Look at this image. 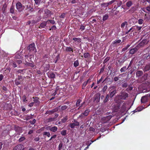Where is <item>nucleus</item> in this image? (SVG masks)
I'll use <instances>...</instances> for the list:
<instances>
[{"instance_id": "obj_1", "label": "nucleus", "mask_w": 150, "mask_h": 150, "mask_svg": "<svg viewBox=\"0 0 150 150\" xmlns=\"http://www.w3.org/2000/svg\"><path fill=\"white\" fill-rule=\"evenodd\" d=\"M146 42L145 40H143L135 48H133L129 51V53L131 54H133L136 52L138 49L139 47H140L143 46Z\"/></svg>"}, {"instance_id": "obj_2", "label": "nucleus", "mask_w": 150, "mask_h": 150, "mask_svg": "<svg viewBox=\"0 0 150 150\" xmlns=\"http://www.w3.org/2000/svg\"><path fill=\"white\" fill-rule=\"evenodd\" d=\"M128 96V94L125 92H121L120 94L117 96L116 99L125 100Z\"/></svg>"}, {"instance_id": "obj_3", "label": "nucleus", "mask_w": 150, "mask_h": 150, "mask_svg": "<svg viewBox=\"0 0 150 150\" xmlns=\"http://www.w3.org/2000/svg\"><path fill=\"white\" fill-rule=\"evenodd\" d=\"M28 50L30 52L35 53L36 52L34 43H32L30 45L28 48Z\"/></svg>"}, {"instance_id": "obj_4", "label": "nucleus", "mask_w": 150, "mask_h": 150, "mask_svg": "<svg viewBox=\"0 0 150 150\" xmlns=\"http://www.w3.org/2000/svg\"><path fill=\"white\" fill-rule=\"evenodd\" d=\"M16 6L17 9L19 12L21 11L24 8V6H23L22 4L20 2L16 3Z\"/></svg>"}, {"instance_id": "obj_5", "label": "nucleus", "mask_w": 150, "mask_h": 150, "mask_svg": "<svg viewBox=\"0 0 150 150\" xmlns=\"http://www.w3.org/2000/svg\"><path fill=\"white\" fill-rule=\"evenodd\" d=\"M110 88H112V89H114L112 91L111 90L110 91V97L112 98L116 93V90L115 89V87L113 86L110 87Z\"/></svg>"}, {"instance_id": "obj_6", "label": "nucleus", "mask_w": 150, "mask_h": 150, "mask_svg": "<svg viewBox=\"0 0 150 150\" xmlns=\"http://www.w3.org/2000/svg\"><path fill=\"white\" fill-rule=\"evenodd\" d=\"M132 32L137 33V31L135 26H133L128 31L126 32L125 34H127L129 33H130L129 35L131 36H132Z\"/></svg>"}, {"instance_id": "obj_7", "label": "nucleus", "mask_w": 150, "mask_h": 150, "mask_svg": "<svg viewBox=\"0 0 150 150\" xmlns=\"http://www.w3.org/2000/svg\"><path fill=\"white\" fill-rule=\"evenodd\" d=\"M59 108H56L51 110H48L45 113L46 115L49 114V115L52 114L54 112H55L59 110Z\"/></svg>"}, {"instance_id": "obj_8", "label": "nucleus", "mask_w": 150, "mask_h": 150, "mask_svg": "<svg viewBox=\"0 0 150 150\" xmlns=\"http://www.w3.org/2000/svg\"><path fill=\"white\" fill-rule=\"evenodd\" d=\"M149 100V97L148 95L146 96L142 97L141 99V102L142 103H145L147 102Z\"/></svg>"}, {"instance_id": "obj_9", "label": "nucleus", "mask_w": 150, "mask_h": 150, "mask_svg": "<svg viewBox=\"0 0 150 150\" xmlns=\"http://www.w3.org/2000/svg\"><path fill=\"white\" fill-rule=\"evenodd\" d=\"M79 123L76 121H75L74 122L70 123L69 126L71 128H73L75 127V126H78L79 125Z\"/></svg>"}, {"instance_id": "obj_10", "label": "nucleus", "mask_w": 150, "mask_h": 150, "mask_svg": "<svg viewBox=\"0 0 150 150\" xmlns=\"http://www.w3.org/2000/svg\"><path fill=\"white\" fill-rule=\"evenodd\" d=\"M15 129L17 134L21 133L22 132V129L21 128L18 126H16L15 127Z\"/></svg>"}, {"instance_id": "obj_11", "label": "nucleus", "mask_w": 150, "mask_h": 150, "mask_svg": "<svg viewBox=\"0 0 150 150\" xmlns=\"http://www.w3.org/2000/svg\"><path fill=\"white\" fill-rule=\"evenodd\" d=\"M23 145L20 144L17 145L14 148V150H23Z\"/></svg>"}, {"instance_id": "obj_12", "label": "nucleus", "mask_w": 150, "mask_h": 150, "mask_svg": "<svg viewBox=\"0 0 150 150\" xmlns=\"http://www.w3.org/2000/svg\"><path fill=\"white\" fill-rule=\"evenodd\" d=\"M28 55H25V62H24V63L25 64L28 65V63H29V62L30 61H31V59L30 58H29V59L28 58Z\"/></svg>"}, {"instance_id": "obj_13", "label": "nucleus", "mask_w": 150, "mask_h": 150, "mask_svg": "<svg viewBox=\"0 0 150 150\" xmlns=\"http://www.w3.org/2000/svg\"><path fill=\"white\" fill-rule=\"evenodd\" d=\"M89 112V111L88 110H86L84 113H82L81 115H79V117H83V116H87L88 115Z\"/></svg>"}, {"instance_id": "obj_14", "label": "nucleus", "mask_w": 150, "mask_h": 150, "mask_svg": "<svg viewBox=\"0 0 150 150\" xmlns=\"http://www.w3.org/2000/svg\"><path fill=\"white\" fill-rule=\"evenodd\" d=\"M126 59L127 57L126 56H125L124 57H122L120 58L118 61V62L120 63H123L126 60Z\"/></svg>"}, {"instance_id": "obj_15", "label": "nucleus", "mask_w": 150, "mask_h": 150, "mask_svg": "<svg viewBox=\"0 0 150 150\" xmlns=\"http://www.w3.org/2000/svg\"><path fill=\"white\" fill-rule=\"evenodd\" d=\"M49 129L51 131L55 132L57 130V128L56 126H54L50 128Z\"/></svg>"}, {"instance_id": "obj_16", "label": "nucleus", "mask_w": 150, "mask_h": 150, "mask_svg": "<svg viewBox=\"0 0 150 150\" xmlns=\"http://www.w3.org/2000/svg\"><path fill=\"white\" fill-rule=\"evenodd\" d=\"M73 39L75 42L78 43V44H79L81 41V39L79 38H73Z\"/></svg>"}, {"instance_id": "obj_17", "label": "nucleus", "mask_w": 150, "mask_h": 150, "mask_svg": "<svg viewBox=\"0 0 150 150\" xmlns=\"http://www.w3.org/2000/svg\"><path fill=\"white\" fill-rule=\"evenodd\" d=\"M127 21H125L121 24V27L123 28L125 27H127Z\"/></svg>"}, {"instance_id": "obj_18", "label": "nucleus", "mask_w": 150, "mask_h": 150, "mask_svg": "<svg viewBox=\"0 0 150 150\" xmlns=\"http://www.w3.org/2000/svg\"><path fill=\"white\" fill-rule=\"evenodd\" d=\"M100 97V94L99 93H97L95 96V100H99Z\"/></svg>"}, {"instance_id": "obj_19", "label": "nucleus", "mask_w": 150, "mask_h": 150, "mask_svg": "<svg viewBox=\"0 0 150 150\" xmlns=\"http://www.w3.org/2000/svg\"><path fill=\"white\" fill-rule=\"evenodd\" d=\"M143 73V72L142 71H137L136 73V76L138 77L141 76L142 75Z\"/></svg>"}, {"instance_id": "obj_20", "label": "nucleus", "mask_w": 150, "mask_h": 150, "mask_svg": "<svg viewBox=\"0 0 150 150\" xmlns=\"http://www.w3.org/2000/svg\"><path fill=\"white\" fill-rule=\"evenodd\" d=\"M48 76L49 77L52 79L54 78L55 77V75L52 72L49 73Z\"/></svg>"}, {"instance_id": "obj_21", "label": "nucleus", "mask_w": 150, "mask_h": 150, "mask_svg": "<svg viewBox=\"0 0 150 150\" xmlns=\"http://www.w3.org/2000/svg\"><path fill=\"white\" fill-rule=\"evenodd\" d=\"M121 42V40H115L113 42V44L114 46L116 45L117 44L120 43Z\"/></svg>"}, {"instance_id": "obj_22", "label": "nucleus", "mask_w": 150, "mask_h": 150, "mask_svg": "<svg viewBox=\"0 0 150 150\" xmlns=\"http://www.w3.org/2000/svg\"><path fill=\"white\" fill-rule=\"evenodd\" d=\"M132 1H128L126 3V5L128 7H130L132 5Z\"/></svg>"}, {"instance_id": "obj_23", "label": "nucleus", "mask_w": 150, "mask_h": 150, "mask_svg": "<svg viewBox=\"0 0 150 150\" xmlns=\"http://www.w3.org/2000/svg\"><path fill=\"white\" fill-rule=\"evenodd\" d=\"M43 135L44 136L45 135H46L48 137H50V134L49 132H43Z\"/></svg>"}, {"instance_id": "obj_24", "label": "nucleus", "mask_w": 150, "mask_h": 150, "mask_svg": "<svg viewBox=\"0 0 150 150\" xmlns=\"http://www.w3.org/2000/svg\"><path fill=\"white\" fill-rule=\"evenodd\" d=\"M14 7L12 5L11 6L10 9V12L12 13H14Z\"/></svg>"}, {"instance_id": "obj_25", "label": "nucleus", "mask_w": 150, "mask_h": 150, "mask_svg": "<svg viewBox=\"0 0 150 150\" xmlns=\"http://www.w3.org/2000/svg\"><path fill=\"white\" fill-rule=\"evenodd\" d=\"M108 18V15L107 14H105L104 16H103L102 20L103 21H105L107 20Z\"/></svg>"}, {"instance_id": "obj_26", "label": "nucleus", "mask_w": 150, "mask_h": 150, "mask_svg": "<svg viewBox=\"0 0 150 150\" xmlns=\"http://www.w3.org/2000/svg\"><path fill=\"white\" fill-rule=\"evenodd\" d=\"M135 28L136 29V30L137 31H137H139V32H140V30L141 29V28H142V27L141 26H135Z\"/></svg>"}, {"instance_id": "obj_27", "label": "nucleus", "mask_w": 150, "mask_h": 150, "mask_svg": "<svg viewBox=\"0 0 150 150\" xmlns=\"http://www.w3.org/2000/svg\"><path fill=\"white\" fill-rule=\"evenodd\" d=\"M65 50L66 51H68V52H70V51L73 52V49L70 47H66V48L65 49Z\"/></svg>"}, {"instance_id": "obj_28", "label": "nucleus", "mask_w": 150, "mask_h": 150, "mask_svg": "<svg viewBox=\"0 0 150 150\" xmlns=\"http://www.w3.org/2000/svg\"><path fill=\"white\" fill-rule=\"evenodd\" d=\"M101 6L102 7H107L108 6L107 3H103L101 4Z\"/></svg>"}, {"instance_id": "obj_29", "label": "nucleus", "mask_w": 150, "mask_h": 150, "mask_svg": "<svg viewBox=\"0 0 150 150\" xmlns=\"http://www.w3.org/2000/svg\"><path fill=\"white\" fill-rule=\"evenodd\" d=\"M21 80H18L17 79H16L15 80V83L17 85H18L19 84L21 83Z\"/></svg>"}, {"instance_id": "obj_30", "label": "nucleus", "mask_w": 150, "mask_h": 150, "mask_svg": "<svg viewBox=\"0 0 150 150\" xmlns=\"http://www.w3.org/2000/svg\"><path fill=\"white\" fill-rule=\"evenodd\" d=\"M79 64V61L78 60H76L75 61L74 63V65L75 67H77Z\"/></svg>"}, {"instance_id": "obj_31", "label": "nucleus", "mask_w": 150, "mask_h": 150, "mask_svg": "<svg viewBox=\"0 0 150 150\" xmlns=\"http://www.w3.org/2000/svg\"><path fill=\"white\" fill-rule=\"evenodd\" d=\"M67 119L68 118L67 117H64L63 119H62L61 121L62 122L64 123L66 121Z\"/></svg>"}, {"instance_id": "obj_32", "label": "nucleus", "mask_w": 150, "mask_h": 150, "mask_svg": "<svg viewBox=\"0 0 150 150\" xmlns=\"http://www.w3.org/2000/svg\"><path fill=\"white\" fill-rule=\"evenodd\" d=\"M67 108V106L64 105L62 106L61 108V110H64L66 109Z\"/></svg>"}, {"instance_id": "obj_33", "label": "nucleus", "mask_w": 150, "mask_h": 150, "mask_svg": "<svg viewBox=\"0 0 150 150\" xmlns=\"http://www.w3.org/2000/svg\"><path fill=\"white\" fill-rule=\"evenodd\" d=\"M41 0H34L35 1V3L37 5L39 4Z\"/></svg>"}, {"instance_id": "obj_34", "label": "nucleus", "mask_w": 150, "mask_h": 150, "mask_svg": "<svg viewBox=\"0 0 150 150\" xmlns=\"http://www.w3.org/2000/svg\"><path fill=\"white\" fill-rule=\"evenodd\" d=\"M46 25V22H44L41 23L40 24V26L42 28H44L45 27Z\"/></svg>"}, {"instance_id": "obj_35", "label": "nucleus", "mask_w": 150, "mask_h": 150, "mask_svg": "<svg viewBox=\"0 0 150 150\" xmlns=\"http://www.w3.org/2000/svg\"><path fill=\"white\" fill-rule=\"evenodd\" d=\"M144 19L147 21H149L150 20V17L149 16H146V14L144 17Z\"/></svg>"}, {"instance_id": "obj_36", "label": "nucleus", "mask_w": 150, "mask_h": 150, "mask_svg": "<svg viewBox=\"0 0 150 150\" xmlns=\"http://www.w3.org/2000/svg\"><path fill=\"white\" fill-rule=\"evenodd\" d=\"M138 22L139 24L141 25L143 23V20L142 19H140L138 20Z\"/></svg>"}, {"instance_id": "obj_37", "label": "nucleus", "mask_w": 150, "mask_h": 150, "mask_svg": "<svg viewBox=\"0 0 150 150\" xmlns=\"http://www.w3.org/2000/svg\"><path fill=\"white\" fill-rule=\"evenodd\" d=\"M126 69V67H123L121 68L120 69V71L121 72H123L125 71V70Z\"/></svg>"}, {"instance_id": "obj_38", "label": "nucleus", "mask_w": 150, "mask_h": 150, "mask_svg": "<svg viewBox=\"0 0 150 150\" xmlns=\"http://www.w3.org/2000/svg\"><path fill=\"white\" fill-rule=\"evenodd\" d=\"M61 134L63 135H65L66 134V131L63 130L62 131Z\"/></svg>"}, {"instance_id": "obj_39", "label": "nucleus", "mask_w": 150, "mask_h": 150, "mask_svg": "<svg viewBox=\"0 0 150 150\" xmlns=\"http://www.w3.org/2000/svg\"><path fill=\"white\" fill-rule=\"evenodd\" d=\"M114 1H115V0H112V1H110L109 2L107 3L108 6L112 4V3H113L114 2Z\"/></svg>"}, {"instance_id": "obj_40", "label": "nucleus", "mask_w": 150, "mask_h": 150, "mask_svg": "<svg viewBox=\"0 0 150 150\" xmlns=\"http://www.w3.org/2000/svg\"><path fill=\"white\" fill-rule=\"evenodd\" d=\"M25 137H21L19 139V141L20 142H22L24 140Z\"/></svg>"}, {"instance_id": "obj_41", "label": "nucleus", "mask_w": 150, "mask_h": 150, "mask_svg": "<svg viewBox=\"0 0 150 150\" xmlns=\"http://www.w3.org/2000/svg\"><path fill=\"white\" fill-rule=\"evenodd\" d=\"M81 102V100L80 99H79L77 100L76 103V106H79V105L80 104Z\"/></svg>"}, {"instance_id": "obj_42", "label": "nucleus", "mask_w": 150, "mask_h": 150, "mask_svg": "<svg viewBox=\"0 0 150 150\" xmlns=\"http://www.w3.org/2000/svg\"><path fill=\"white\" fill-rule=\"evenodd\" d=\"M84 57L85 58H87L89 56V54L88 53H86L84 54Z\"/></svg>"}, {"instance_id": "obj_43", "label": "nucleus", "mask_w": 150, "mask_h": 150, "mask_svg": "<svg viewBox=\"0 0 150 150\" xmlns=\"http://www.w3.org/2000/svg\"><path fill=\"white\" fill-rule=\"evenodd\" d=\"M6 7V4H4L3 6V8H2V10L3 11V12L5 11Z\"/></svg>"}, {"instance_id": "obj_44", "label": "nucleus", "mask_w": 150, "mask_h": 150, "mask_svg": "<svg viewBox=\"0 0 150 150\" xmlns=\"http://www.w3.org/2000/svg\"><path fill=\"white\" fill-rule=\"evenodd\" d=\"M109 98V95L108 94H107L106 96V98L105 100H104V102L105 103L108 100Z\"/></svg>"}, {"instance_id": "obj_45", "label": "nucleus", "mask_w": 150, "mask_h": 150, "mask_svg": "<svg viewBox=\"0 0 150 150\" xmlns=\"http://www.w3.org/2000/svg\"><path fill=\"white\" fill-rule=\"evenodd\" d=\"M150 68V65H148L146 66V67H145V69L146 70V71H147Z\"/></svg>"}, {"instance_id": "obj_46", "label": "nucleus", "mask_w": 150, "mask_h": 150, "mask_svg": "<svg viewBox=\"0 0 150 150\" xmlns=\"http://www.w3.org/2000/svg\"><path fill=\"white\" fill-rule=\"evenodd\" d=\"M57 137V135H53V136H52L50 138V139L48 141H50L51 140H52V139H54L55 138Z\"/></svg>"}, {"instance_id": "obj_47", "label": "nucleus", "mask_w": 150, "mask_h": 150, "mask_svg": "<svg viewBox=\"0 0 150 150\" xmlns=\"http://www.w3.org/2000/svg\"><path fill=\"white\" fill-rule=\"evenodd\" d=\"M40 137H35L34 140L35 142H38V141L40 140Z\"/></svg>"}, {"instance_id": "obj_48", "label": "nucleus", "mask_w": 150, "mask_h": 150, "mask_svg": "<svg viewBox=\"0 0 150 150\" xmlns=\"http://www.w3.org/2000/svg\"><path fill=\"white\" fill-rule=\"evenodd\" d=\"M138 5H137L135 7H132V8L133 9L134 11H135L136 10V9L138 8Z\"/></svg>"}, {"instance_id": "obj_49", "label": "nucleus", "mask_w": 150, "mask_h": 150, "mask_svg": "<svg viewBox=\"0 0 150 150\" xmlns=\"http://www.w3.org/2000/svg\"><path fill=\"white\" fill-rule=\"evenodd\" d=\"M31 117H32L31 116H26L25 117V119L27 120H30V119H31Z\"/></svg>"}, {"instance_id": "obj_50", "label": "nucleus", "mask_w": 150, "mask_h": 150, "mask_svg": "<svg viewBox=\"0 0 150 150\" xmlns=\"http://www.w3.org/2000/svg\"><path fill=\"white\" fill-rule=\"evenodd\" d=\"M88 81H89V80H88L87 81H85L83 83V87H85V86H86V85L87 84V83H88Z\"/></svg>"}, {"instance_id": "obj_51", "label": "nucleus", "mask_w": 150, "mask_h": 150, "mask_svg": "<svg viewBox=\"0 0 150 150\" xmlns=\"http://www.w3.org/2000/svg\"><path fill=\"white\" fill-rule=\"evenodd\" d=\"M7 91V88L6 87L4 86L3 87V90H2L3 92H5V93H6Z\"/></svg>"}, {"instance_id": "obj_52", "label": "nucleus", "mask_w": 150, "mask_h": 150, "mask_svg": "<svg viewBox=\"0 0 150 150\" xmlns=\"http://www.w3.org/2000/svg\"><path fill=\"white\" fill-rule=\"evenodd\" d=\"M36 122V120L34 119L32 121H30V123L32 124H34Z\"/></svg>"}, {"instance_id": "obj_53", "label": "nucleus", "mask_w": 150, "mask_h": 150, "mask_svg": "<svg viewBox=\"0 0 150 150\" xmlns=\"http://www.w3.org/2000/svg\"><path fill=\"white\" fill-rule=\"evenodd\" d=\"M22 98L23 102H25L27 101V100H26V96H23Z\"/></svg>"}, {"instance_id": "obj_54", "label": "nucleus", "mask_w": 150, "mask_h": 150, "mask_svg": "<svg viewBox=\"0 0 150 150\" xmlns=\"http://www.w3.org/2000/svg\"><path fill=\"white\" fill-rule=\"evenodd\" d=\"M80 29L81 30H83L85 29V26L83 25H81L80 27Z\"/></svg>"}, {"instance_id": "obj_55", "label": "nucleus", "mask_w": 150, "mask_h": 150, "mask_svg": "<svg viewBox=\"0 0 150 150\" xmlns=\"http://www.w3.org/2000/svg\"><path fill=\"white\" fill-rule=\"evenodd\" d=\"M16 62L18 64H20L22 63V61L20 59L17 60L16 61Z\"/></svg>"}, {"instance_id": "obj_56", "label": "nucleus", "mask_w": 150, "mask_h": 150, "mask_svg": "<svg viewBox=\"0 0 150 150\" xmlns=\"http://www.w3.org/2000/svg\"><path fill=\"white\" fill-rule=\"evenodd\" d=\"M48 21H49L52 24H54L55 23V21L53 20H49Z\"/></svg>"}, {"instance_id": "obj_57", "label": "nucleus", "mask_w": 150, "mask_h": 150, "mask_svg": "<svg viewBox=\"0 0 150 150\" xmlns=\"http://www.w3.org/2000/svg\"><path fill=\"white\" fill-rule=\"evenodd\" d=\"M142 110V109H140V108H138L136 109L135 110H134V112H137V111H141Z\"/></svg>"}, {"instance_id": "obj_58", "label": "nucleus", "mask_w": 150, "mask_h": 150, "mask_svg": "<svg viewBox=\"0 0 150 150\" xmlns=\"http://www.w3.org/2000/svg\"><path fill=\"white\" fill-rule=\"evenodd\" d=\"M127 86V84L126 83H123L122 85L123 88H126Z\"/></svg>"}, {"instance_id": "obj_59", "label": "nucleus", "mask_w": 150, "mask_h": 150, "mask_svg": "<svg viewBox=\"0 0 150 150\" xmlns=\"http://www.w3.org/2000/svg\"><path fill=\"white\" fill-rule=\"evenodd\" d=\"M34 101L35 103H37L38 102V100L37 97L34 98Z\"/></svg>"}, {"instance_id": "obj_60", "label": "nucleus", "mask_w": 150, "mask_h": 150, "mask_svg": "<svg viewBox=\"0 0 150 150\" xmlns=\"http://www.w3.org/2000/svg\"><path fill=\"white\" fill-rule=\"evenodd\" d=\"M119 77H118L117 76L115 77L114 78V80L115 81H118L119 79Z\"/></svg>"}, {"instance_id": "obj_61", "label": "nucleus", "mask_w": 150, "mask_h": 150, "mask_svg": "<svg viewBox=\"0 0 150 150\" xmlns=\"http://www.w3.org/2000/svg\"><path fill=\"white\" fill-rule=\"evenodd\" d=\"M116 101H117V103H120L122 102V101L120 99H116Z\"/></svg>"}, {"instance_id": "obj_62", "label": "nucleus", "mask_w": 150, "mask_h": 150, "mask_svg": "<svg viewBox=\"0 0 150 150\" xmlns=\"http://www.w3.org/2000/svg\"><path fill=\"white\" fill-rule=\"evenodd\" d=\"M102 77L100 79L99 81H97V83L99 84L102 81Z\"/></svg>"}, {"instance_id": "obj_63", "label": "nucleus", "mask_w": 150, "mask_h": 150, "mask_svg": "<svg viewBox=\"0 0 150 150\" xmlns=\"http://www.w3.org/2000/svg\"><path fill=\"white\" fill-rule=\"evenodd\" d=\"M89 130L90 131H92L93 132H94L95 131V129L94 128H93V127H90L89 128Z\"/></svg>"}, {"instance_id": "obj_64", "label": "nucleus", "mask_w": 150, "mask_h": 150, "mask_svg": "<svg viewBox=\"0 0 150 150\" xmlns=\"http://www.w3.org/2000/svg\"><path fill=\"white\" fill-rule=\"evenodd\" d=\"M28 65L32 67H34V64L32 63H28Z\"/></svg>"}]
</instances>
